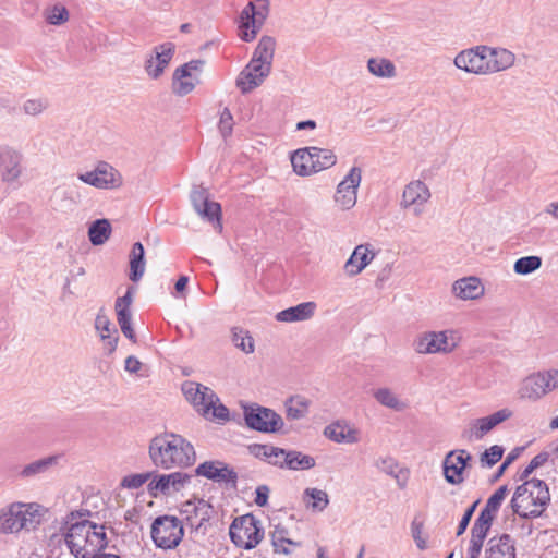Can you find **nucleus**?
I'll use <instances>...</instances> for the list:
<instances>
[{"mask_svg": "<svg viewBox=\"0 0 558 558\" xmlns=\"http://www.w3.org/2000/svg\"><path fill=\"white\" fill-rule=\"evenodd\" d=\"M83 515L80 511L68 514L64 541L75 558H97L108 545L105 526L81 519Z\"/></svg>", "mask_w": 558, "mask_h": 558, "instance_id": "obj_1", "label": "nucleus"}, {"mask_svg": "<svg viewBox=\"0 0 558 558\" xmlns=\"http://www.w3.org/2000/svg\"><path fill=\"white\" fill-rule=\"evenodd\" d=\"M151 462L161 469L186 468L195 462V450L181 435L163 433L155 436L149 444Z\"/></svg>", "mask_w": 558, "mask_h": 558, "instance_id": "obj_2", "label": "nucleus"}, {"mask_svg": "<svg viewBox=\"0 0 558 558\" xmlns=\"http://www.w3.org/2000/svg\"><path fill=\"white\" fill-rule=\"evenodd\" d=\"M150 536L157 548L174 549L184 536L183 522L174 515H159L151 523Z\"/></svg>", "mask_w": 558, "mask_h": 558, "instance_id": "obj_3", "label": "nucleus"}, {"mask_svg": "<svg viewBox=\"0 0 558 558\" xmlns=\"http://www.w3.org/2000/svg\"><path fill=\"white\" fill-rule=\"evenodd\" d=\"M232 543L244 549L255 548L264 537V529L260 520L252 513L238 517L229 529Z\"/></svg>", "mask_w": 558, "mask_h": 558, "instance_id": "obj_4", "label": "nucleus"}, {"mask_svg": "<svg viewBox=\"0 0 558 558\" xmlns=\"http://www.w3.org/2000/svg\"><path fill=\"white\" fill-rule=\"evenodd\" d=\"M243 416L250 429L264 434L281 432L284 424L276 411L256 403L244 405Z\"/></svg>", "mask_w": 558, "mask_h": 558, "instance_id": "obj_5", "label": "nucleus"}, {"mask_svg": "<svg viewBox=\"0 0 558 558\" xmlns=\"http://www.w3.org/2000/svg\"><path fill=\"white\" fill-rule=\"evenodd\" d=\"M269 14V0L251 1L241 12L240 37L252 41Z\"/></svg>", "mask_w": 558, "mask_h": 558, "instance_id": "obj_6", "label": "nucleus"}, {"mask_svg": "<svg viewBox=\"0 0 558 558\" xmlns=\"http://www.w3.org/2000/svg\"><path fill=\"white\" fill-rule=\"evenodd\" d=\"M32 505L12 504L0 511V532L16 533L22 529L34 527L35 515L31 512Z\"/></svg>", "mask_w": 558, "mask_h": 558, "instance_id": "obj_7", "label": "nucleus"}, {"mask_svg": "<svg viewBox=\"0 0 558 558\" xmlns=\"http://www.w3.org/2000/svg\"><path fill=\"white\" fill-rule=\"evenodd\" d=\"M181 513L187 526L205 534L210 526L214 507L204 499L189 500L182 505Z\"/></svg>", "mask_w": 558, "mask_h": 558, "instance_id": "obj_8", "label": "nucleus"}, {"mask_svg": "<svg viewBox=\"0 0 558 558\" xmlns=\"http://www.w3.org/2000/svg\"><path fill=\"white\" fill-rule=\"evenodd\" d=\"M190 199L194 210L205 220L213 223L219 231L222 230L221 223V205L217 202L210 201L208 192L203 186H195L191 194Z\"/></svg>", "mask_w": 558, "mask_h": 558, "instance_id": "obj_9", "label": "nucleus"}, {"mask_svg": "<svg viewBox=\"0 0 558 558\" xmlns=\"http://www.w3.org/2000/svg\"><path fill=\"white\" fill-rule=\"evenodd\" d=\"M195 474L218 484H226L233 489L238 487V473L221 460H210L198 464Z\"/></svg>", "mask_w": 558, "mask_h": 558, "instance_id": "obj_10", "label": "nucleus"}, {"mask_svg": "<svg viewBox=\"0 0 558 558\" xmlns=\"http://www.w3.org/2000/svg\"><path fill=\"white\" fill-rule=\"evenodd\" d=\"M510 506L512 511L523 519L538 518L543 514V509H538L531 484L526 481L515 488Z\"/></svg>", "mask_w": 558, "mask_h": 558, "instance_id": "obj_11", "label": "nucleus"}, {"mask_svg": "<svg viewBox=\"0 0 558 558\" xmlns=\"http://www.w3.org/2000/svg\"><path fill=\"white\" fill-rule=\"evenodd\" d=\"M181 390L185 399L202 414H207L214 405V401H219L209 387L192 380L184 381Z\"/></svg>", "mask_w": 558, "mask_h": 558, "instance_id": "obj_12", "label": "nucleus"}, {"mask_svg": "<svg viewBox=\"0 0 558 558\" xmlns=\"http://www.w3.org/2000/svg\"><path fill=\"white\" fill-rule=\"evenodd\" d=\"M487 51H489V47L483 45L462 50L456 56L453 63L459 70L466 73L485 75Z\"/></svg>", "mask_w": 558, "mask_h": 558, "instance_id": "obj_13", "label": "nucleus"}, {"mask_svg": "<svg viewBox=\"0 0 558 558\" xmlns=\"http://www.w3.org/2000/svg\"><path fill=\"white\" fill-rule=\"evenodd\" d=\"M270 72L271 65L251 59L236 77V87L240 88L242 94H247L262 85Z\"/></svg>", "mask_w": 558, "mask_h": 558, "instance_id": "obj_14", "label": "nucleus"}, {"mask_svg": "<svg viewBox=\"0 0 558 558\" xmlns=\"http://www.w3.org/2000/svg\"><path fill=\"white\" fill-rule=\"evenodd\" d=\"M361 180L362 170L359 167H352L344 179L338 184L335 201L341 209H350L356 204V191Z\"/></svg>", "mask_w": 558, "mask_h": 558, "instance_id": "obj_15", "label": "nucleus"}, {"mask_svg": "<svg viewBox=\"0 0 558 558\" xmlns=\"http://www.w3.org/2000/svg\"><path fill=\"white\" fill-rule=\"evenodd\" d=\"M512 416V411L504 408L488 416L480 417L471 422L470 428L464 429L461 434L462 438L471 441L473 438L476 440L482 439L487 433L494 429L500 423L507 421Z\"/></svg>", "mask_w": 558, "mask_h": 558, "instance_id": "obj_16", "label": "nucleus"}, {"mask_svg": "<svg viewBox=\"0 0 558 558\" xmlns=\"http://www.w3.org/2000/svg\"><path fill=\"white\" fill-rule=\"evenodd\" d=\"M471 460L472 456L464 449L449 451L442 461L445 480L451 485L461 484L463 471Z\"/></svg>", "mask_w": 558, "mask_h": 558, "instance_id": "obj_17", "label": "nucleus"}, {"mask_svg": "<svg viewBox=\"0 0 558 558\" xmlns=\"http://www.w3.org/2000/svg\"><path fill=\"white\" fill-rule=\"evenodd\" d=\"M413 348L420 354H435L451 352L453 345H449L445 331H429L420 335L414 340Z\"/></svg>", "mask_w": 558, "mask_h": 558, "instance_id": "obj_18", "label": "nucleus"}, {"mask_svg": "<svg viewBox=\"0 0 558 558\" xmlns=\"http://www.w3.org/2000/svg\"><path fill=\"white\" fill-rule=\"evenodd\" d=\"M190 480L191 476L182 472L156 475L148 484V493L156 498L160 494L168 495L171 488L179 492Z\"/></svg>", "mask_w": 558, "mask_h": 558, "instance_id": "obj_19", "label": "nucleus"}, {"mask_svg": "<svg viewBox=\"0 0 558 558\" xmlns=\"http://www.w3.org/2000/svg\"><path fill=\"white\" fill-rule=\"evenodd\" d=\"M174 44L168 41L155 47V56L145 62V71L153 80L159 78L174 54Z\"/></svg>", "mask_w": 558, "mask_h": 558, "instance_id": "obj_20", "label": "nucleus"}, {"mask_svg": "<svg viewBox=\"0 0 558 558\" xmlns=\"http://www.w3.org/2000/svg\"><path fill=\"white\" fill-rule=\"evenodd\" d=\"M430 197V192L427 185L417 180L409 183L402 194L401 206L404 208L412 207L415 216L423 213V205L427 203Z\"/></svg>", "mask_w": 558, "mask_h": 558, "instance_id": "obj_21", "label": "nucleus"}, {"mask_svg": "<svg viewBox=\"0 0 558 558\" xmlns=\"http://www.w3.org/2000/svg\"><path fill=\"white\" fill-rule=\"evenodd\" d=\"M551 377L547 372L529 376L521 388L522 398L538 400L550 390Z\"/></svg>", "mask_w": 558, "mask_h": 558, "instance_id": "obj_22", "label": "nucleus"}, {"mask_svg": "<svg viewBox=\"0 0 558 558\" xmlns=\"http://www.w3.org/2000/svg\"><path fill=\"white\" fill-rule=\"evenodd\" d=\"M21 159L17 151L9 147H0V171L3 181L13 182L21 175Z\"/></svg>", "mask_w": 558, "mask_h": 558, "instance_id": "obj_23", "label": "nucleus"}, {"mask_svg": "<svg viewBox=\"0 0 558 558\" xmlns=\"http://www.w3.org/2000/svg\"><path fill=\"white\" fill-rule=\"evenodd\" d=\"M515 56L505 48H490L486 53V74L497 73L511 68Z\"/></svg>", "mask_w": 558, "mask_h": 558, "instance_id": "obj_24", "label": "nucleus"}, {"mask_svg": "<svg viewBox=\"0 0 558 558\" xmlns=\"http://www.w3.org/2000/svg\"><path fill=\"white\" fill-rule=\"evenodd\" d=\"M485 554L486 558H515L514 541L509 534L492 537Z\"/></svg>", "mask_w": 558, "mask_h": 558, "instance_id": "obj_25", "label": "nucleus"}, {"mask_svg": "<svg viewBox=\"0 0 558 558\" xmlns=\"http://www.w3.org/2000/svg\"><path fill=\"white\" fill-rule=\"evenodd\" d=\"M275 466L289 470H310L316 462L312 456L304 454L296 450H286L282 461H275Z\"/></svg>", "mask_w": 558, "mask_h": 558, "instance_id": "obj_26", "label": "nucleus"}, {"mask_svg": "<svg viewBox=\"0 0 558 558\" xmlns=\"http://www.w3.org/2000/svg\"><path fill=\"white\" fill-rule=\"evenodd\" d=\"M374 258V254L369 256L367 245H357L349 259L344 264V271L349 277L359 275Z\"/></svg>", "mask_w": 558, "mask_h": 558, "instance_id": "obj_27", "label": "nucleus"}, {"mask_svg": "<svg viewBox=\"0 0 558 558\" xmlns=\"http://www.w3.org/2000/svg\"><path fill=\"white\" fill-rule=\"evenodd\" d=\"M452 291L461 300H474L481 296L484 289L476 277H466L453 283Z\"/></svg>", "mask_w": 558, "mask_h": 558, "instance_id": "obj_28", "label": "nucleus"}, {"mask_svg": "<svg viewBox=\"0 0 558 558\" xmlns=\"http://www.w3.org/2000/svg\"><path fill=\"white\" fill-rule=\"evenodd\" d=\"M291 163L299 175L306 177L315 173L312 146L296 149L291 156Z\"/></svg>", "mask_w": 558, "mask_h": 558, "instance_id": "obj_29", "label": "nucleus"}, {"mask_svg": "<svg viewBox=\"0 0 558 558\" xmlns=\"http://www.w3.org/2000/svg\"><path fill=\"white\" fill-rule=\"evenodd\" d=\"M315 308L316 304L314 302H304L279 312L276 318L279 322L287 323L302 322L311 318Z\"/></svg>", "mask_w": 558, "mask_h": 558, "instance_id": "obj_30", "label": "nucleus"}, {"mask_svg": "<svg viewBox=\"0 0 558 558\" xmlns=\"http://www.w3.org/2000/svg\"><path fill=\"white\" fill-rule=\"evenodd\" d=\"M324 435L337 444H355L357 442L356 430L350 428L341 422L329 424L324 429Z\"/></svg>", "mask_w": 558, "mask_h": 558, "instance_id": "obj_31", "label": "nucleus"}, {"mask_svg": "<svg viewBox=\"0 0 558 558\" xmlns=\"http://www.w3.org/2000/svg\"><path fill=\"white\" fill-rule=\"evenodd\" d=\"M58 457L57 456H49L45 457L43 459L33 461L25 466L22 468V470L19 472V477L24 480L35 478L43 474H46L50 471L53 466L58 463Z\"/></svg>", "mask_w": 558, "mask_h": 558, "instance_id": "obj_32", "label": "nucleus"}, {"mask_svg": "<svg viewBox=\"0 0 558 558\" xmlns=\"http://www.w3.org/2000/svg\"><path fill=\"white\" fill-rule=\"evenodd\" d=\"M96 170L99 181L102 182V184H100V189L112 190L122 185V177L120 172L108 162L100 161L96 166Z\"/></svg>", "mask_w": 558, "mask_h": 558, "instance_id": "obj_33", "label": "nucleus"}, {"mask_svg": "<svg viewBox=\"0 0 558 558\" xmlns=\"http://www.w3.org/2000/svg\"><path fill=\"white\" fill-rule=\"evenodd\" d=\"M145 272V250L141 242H135L130 253V274L129 278L137 282Z\"/></svg>", "mask_w": 558, "mask_h": 558, "instance_id": "obj_34", "label": "nucleus"}, {"mask_svg": "<svg viewBox=\"0 0 558 558\" xmlns=\"http://www.w3.org/2000/svg\"><path fill=\"white\" fill-rule=\"evenodd\" d=\"M248 451L255 458L267 461L272 465H275V461H282L283 454L286 453V449L266 444L250 445Z\"/></svg>", "mask_w": 558, "mask_h": 558, "instance_id": "obj_35", "label": "nucleus"}, {"mask_svg": "<svg viewBox=\"0 0 558 558\" xmlns=\"http://www.w3.org/2000/svg\"><path fill=\"white\" fill-rule=\"evenodd\" d=\"M311 401L302 396H292L284 402L286 416L295 421L305 417L308 413Z\"/></svg>", "mask_w": 558, "mask_h": 558, "instance_id": "obj_36", "label": "nucleus"}, {"mask_svg": "<svg viewBox=\"0 0 558 558\" xmlns=\"http://www.w3.org/2000/svg\"><path fill=\"white\" fill-rule=\"evenodd\" d=\"M289 531L287 527L282 526L281 524H278L275 526L274 531L270 533L271 536V544L274 546L275 553L290 555L291 550L289 547H286L284 544L300 547V542H294L288 537Z\"/></svg>", "mask_w": 558, "mask_h": 558, "instance_id": "obj_37", "label": "nucleus"}, {"mask_svg": "<svg viewBox=\"0 0 558 558\" xmlns=\"http://www.w3.org/2000/svg\"><path fill=\"white\" fill-rule=\"evenodd\" d=\"M111 231L108 219H97L88 228V239L94 246L102 245L110 238Z\"/></svg>", "mask_w": 558, "mask_h": 558, "instance_id": "obj_38", "label": "nucleus"}, {"mask_svg": "<svg viewBox=\"0 0 558 558\" xmlns=\"http://www.w3.org/2000/svg\"><path fill=\"white\" fill-rule=\"evenodd\" d=\"M187 77H191V72L187 69V65L183 64L175 69L172 83L174 94L185 96L195 88V84L192 81H189Z\"/></svg>", "mask_w": 558, "mask_h": 558, "instance_id": "obj_39", "label": "nucleus"}, {"mask_svg": "<svg viewBox=\"0 0 558 558\" xmlns=\"http://www.w3.org/2000/svg\"><path fill=\"white\" fill-rule=\"evenodd\" d=\"M303 501L313 511L322 512L329 505V496L323 489L308 487L303 493Z\"/></svg>", "mask_w": 558, "mask_h": 558, "instance_id": "obj_40", "label": "nucleus"}, {"mask_svg": "<svg viewBox=\"0 0 558 558\" xmlns=\"http://www.w3.org/2000/svg\"><path fill=\"white\" fill-rule=\"evenodd\" d=\"M276 48V40L271 36H263L253 53L252 59L262 63L272 65L274 54Z\"/></svg>", "mask_w": 558, "mask_h": 558, "instance_id": "obj_41", "label": "nucleus"}, {"mask_svg": "<svg viewBox=\"0 0 558 558\" xmlns=\"http://www.w3.org/2000/svg\"><path fill=\"white\" fill-rule=\"evenodd\" d=\"M368 71L378 77H393L396 75V66L388 59L371 58L367 62Z\"/></svg>", "mask_w": 558, "mask_h": 558, "instance_id": "obj_42", "label": "nucleus"}, {"mask_svg": "<svg viewBox=\"0 0 558 558\" xmlns=\"http://www.w3.org/2000/svg\"><path fill=\"white\" fill-rule=\"evenodd\" d=\"M231 332L232 342L235 348L240 349L246 354H251L255 351L254 339L247 330L241 327H233Z\"/></svg>", "mask_w": 558, "mask_h": 558, "instance_id": "obj_43", "label": "nucleus"}, {"mask_svg": "<svg viewBox=\"0 0 558 558\" xmlns=\"http://www.w3.org/2000/svg\"><path fill=\"white\" fill-rule=\"evenodd\" d=\"M315 173L331 168L337 162V156L330 149L312 146Z\"/></svg>", "mask_w": 558, "mask_h": 558, "instance_id": "obj_44", "label": "nucleus"}, {"mask_svg": "<svg viewBox=\"0 0 558 558\" xmlns=\"http://www.w3.org/2000/svg\"><path fill=\"white\" fill-rule=\"evenodd\" d=\"M374 398L381 405L392 409L395 411H402L405 404L398 399V397L389 388H379L374 392Z\"/></svg>", "mask_w": 558, "mask_h": 558, "instance_id": "obj_45", "label": "nucleus"}, {"mask_svg": "<svg viewBox=\"0 0 558 558\" xmlns=\"http://www.w3.org/2000/svg\"><path fill=\"white\" fill-rule=\"evenodd\" d=\"M542 266V258L536 255L520 257L513 265V270L518 275H530Z\"/></svg>", "mask_w": 558, "mask_h": 558, "instance_id": "obj_46", "label": "nucleus"}, {"mask_svg": "<svg viewBox=\"0 0 558 558\" xmlns=\"http://www.w3.org/2000/svg\"><path fill=\"white\" fill-rule=\"evenodd\" d=\"M526 482L531 484V489H533L535 500L539 506L538 509H543L544 512L550 501V494L547 484L538 478H532Z\"/></svg>", "mask_w": 558, "mask_h": 558, "instance_id": "obj_47", "label": "nucleus"}, {"mask_svg": "<svg viewBox=\"0 0 558 558\" xmlns=\"http://www.w3.org/2000/svg\"><path fill=\"white\" fill-rule=\"evenodd\" d=\"M69 11L62 4H54L45 10V19L48 24L62 25L69 20Z\"/></svg>", "mask_w": 558, "mask_h": 558, "instance_id": "obj_48", "label": "nucleus"}, {"mask_svg": "<svg viewBox=\"0 0 558 558\" xmlns=\"http://www.w3.org/2000/svg\"><path fill=\"white\" fill-rule=\"evenodd\" d=\"M154 472H146L126 475L122 478L121 486L130 489H137L151 478Z\"/></svg>", "mask_w": 558, "mask_h": 558, "instance_id": "obj_49", "label": "nucleus"}, {"mask_svg": "<svg viewBox=\"0 0 558 558\" xmlns=\"http://www.w3.org/2000/svg\"><path fill=\"white\" fill-rule=\"evenodd\" d=\"M504 448L499 445H494L490 448L486 449L481 456L482 464L487 466L495 465L498 461L501 460L504 454Z\"/></svg>", "mask_w": 558, "mask_h": 558, "instance_id": "obj_50", "label": "nucleus"}, {"mask_svg": "<svg viewBox=\"0 0 558 558\" xmlns=\"http://www.w3.org/2000/svg\"><path fill=\"white\" fill-rule=\"evenodd\" d=\"M49 106V101L45 98L28 99L23 105V111L28 116H38Z\"/></svg>", "mask_w": 558, "mask_h": 558, "instance_id": "obj_51", "label": "nucleus"}, {"mask_svg": "<svg viewBox=\"0 0 558 558\" xmlns=\"http://www.w3.org/2000/svg\"><path fill=\"white\" fill-rule=\"evenodd\" d=\"M489 530H490V525H487L484 522L475 520V522L471 529V541L470 542L483 544Z\"/></svg>", "mask_w": 558, "mask_h": 558, "instance_id": "obj_52", "label": "nucleus"}, {"mask_svg": "<svg viewBox=\"0 0 558 558\" xmlns=\"http://www.w3.org/2000/svg\"><path fill=\"white\" fill-rule=\"evenodd\" d=\"M218 126L223 138H227L232 134L233 117L228 108H225L221 112Z\"/></svg>", "mask_w": 558, "mask_h": 558, "instance_id": "obj_53", "label": "nucleus"}, {"mask_svg": "<svg viewBox=\"0 0 558 558\" xmlns=\"http://www.w3.org/2000/svg\"><path fill=\"white\" fill-rule=\"evenodd\" d=\"M508 493V487L506 485L500 486L488 499L486 502V507L492 509L493 511H498L502 501L505 500Z\"/></svg>", "mask_w": 558, "mask_h": 558, "instance_id": "obj_54", "label": "nucleus"}, {"mask_svg": "<svg viewBox=\"0 0 558 558\" xmlns=\"http://www.w3.org/2000/svg\"><path fill=\"white\" fill-rule=\"evenodd\" d=\"M480 501H481L480 499L475 500V501H474V502H473V504H472V505H471V506H470V507L464 511V513H463V515H462V518H461V520H460V522H459L458 529H457V536L462 535V534L466 531V529H468V526H469V524H470V521H471V519H472V517H473V514H474V512H475V510H476V508H477V506H478Z\"/></svg>", "mask_w": 558, "mask_h": 558, "instance_id": "obj_55", "label": "nucleus"}, {"mask_svg": "<svg viewBox=\"0 0 558 558\" xmlns=\"http://www.w3.org/2000/svg\"><path fill=\"white\" fill-rule=\"evenodd\" d=\"M375 465L379 471H381L388 475H393L398 468L397 461L392 457H389V456L381 457V458L377 459L375 462Z\"/></svg>", "mask_w": 558, "mask_h": 558, "instance_id": "obj_56", "label": "nucleus"}, {"mask_svg": "<svg viewBox=\"0 0 558 558\" xmlns=\"http://www.w3.org/2000/svg\"><path fill=\"white\" fill-rule=\"evenodd\" d=\"M423 529H424L423 522L417 521L416 519L412 521V523H411L412 537H413L417 548L421 550H424L427 547L426 541L424 538H422V536H421Z\"/></svg>", "mask_w": 558, "mask_h": 558, "instance_id": "obj_57", "label": "nucleus"}, {"mask_svg": "<svg viewBox=\"0 0 558 558\" xmlns=\"http://www.w3.org/2000/svg\"><path fill=\"white\" fill-rule=\"evenodd\" d=\"M112 324L110 319L104 315L98 314L95 319V328L100 333V337L102 338V333H112Z\"/></svg>", "mask_w": 558, "mask_h": 558, "instance_id": "obj_58", "label": "nucleus"}, {"mask_svg": "<svg viewBox=\"0 0 558 558\" xmlns=\"http://www.w3.org/2000/svg\"><path fill=\"white\" fill-rule=\"evenodd\" d=\"M101 339L106 341L107 354H112L116 351L119 341L118 329L112 327V333H102Z\"/></svg>", "mask_w": 558, "mask_h": 558, "instance_id": "obj_59", "label": "nucleus"}, {"mask_svg": "<svg viewBox=\"0 0 558 558\" xmlns=\"http://www.w3.org/2000/svg\"><path fill=\"white\" fill-rule=\"evenodd\" d=\"M269 487L267 485H259L257 486V488L255 489V504L258 506V507H265L267 506L268 504V497H269Z\"/></svg>", "mask_w": 558, "mask_h": 558, "instance_id": "obj_60", "label": "nucleus"}, {"mask_svg": "<svg viewBox=\"0 0 558 558\" xmlns=\"http://www.w3.org/2000/svg\"><path fill=\"white\" fill-rule=\"evenodd\" d=\"M97 175V170L95 168L93 171L78 174V179L86 184L100 189V184H102V182L99 181Z\"/></svg>", "mask_w": 558, "mask_h": 558, "instance_id": "obj_61", "label": "nucleus"}, {"mask_svg": "<svg viewBox=\"0 0 558 558\" xmlns=\"http://www.w3.org/2000/svg\"><path fill=\"white\" fill-rule=\"evenodd\" d=\"M132 292H133V287H129L125 294L116 300L114 307L116 308H130L132 301H133Z\"/></svg>", "mask_w": 558, "mask_h": 558, "instance_id": "obj_62", "label": "nucleus"}, {"mask_svg": "<svg viewBox=\"0 0 558 558\" xmlns=\"http://www.w3.org/2000/svg\"><path fill=\"white\" fill-rule=\"evenodd\" d=\"M116 312L120 327L132 324V313L130 308H116Z\"/></svg>", "mask_w": 558, "mask_h": 558, "instance_id": "obj_63", "label": "nucleus"}, {"mask_svg": "<svg viewBox=\"0 0 558 558\" xmlns=\"http://www.w3.org/2000/svg\"><path fill=\"white\" fill-rule=\"evenodd\" d=\"M216 402L217 401H214V405L210 408L213 410V416L221 421H227L229 418V409L222 403L216 405Z\"/></svg>", "mask_w": 558, "mask_h": 558, "instance_id": "obj_64", "label": "nucleus"}]
</instances>
